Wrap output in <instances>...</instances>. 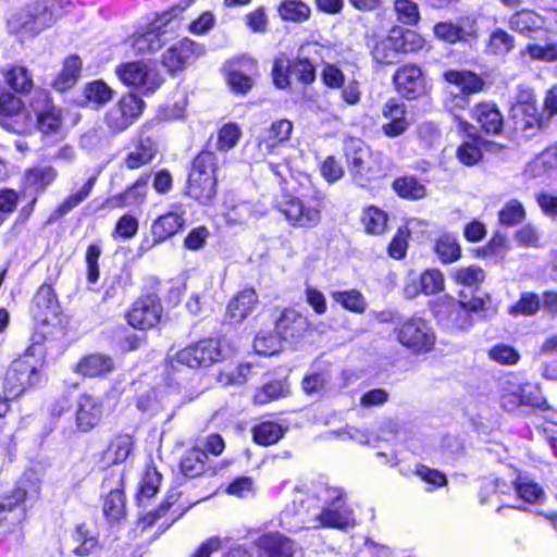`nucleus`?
Here are the masks:
<instances>
[{"label": "nucleus", "instance_id": "f257e3e1", "mask_svg": "<svg viewBox=\"0 0 557 557\" xmlns=\"http://www.w3.org/2000/svg\"><path fill=\"white\" fill-rule=\"evenodd\" d=\"M289 531L304 528L347 530L356 525L354 509L342 487L318 483L307 492L296 491L292 507L282 513Z\"/></svg>", "mask_w": 557, "mask_h": 557}, {"label": "nucleus", "instance_id": "f03ea898", "mask_svg": "<svg viewBox=\"0 0 557 557\" xmlns=\"http://www.w3.org/2000/svg\"><path fill=\"white\" fill-rule=\"evenodd\" d=\"M30 314L36 335L41 339H58L65 334V321L57 295L50 285L44 284L36 292Z\"/></svg>", "mask_w": 557, "mask_h": 557}, {"label": "nucleus", "instance_id": "7ed1b4c3", "mask_svg": "<svg viewBox=\"0 0 557 557\" xmlns=\"http://www.w3.org/2000/svg\"><path fill=\"white\" fill-rule=\"evenodd\" d=\"M324 202L325 195L314 190L311 195L302 197H286L280 201L277 208L290 226L314 228L322 221Z\"/></svg>", "mask_w": 557, "mask_h": 557}, {"label": "nucleus", "instance_id": "20e7f679", "mask_svg": "<svg viewBox=\"0 0 557 557\" xmlns=\"http://www.w3.org/2000/svg\"><path fill=\"white\" fill-rule=\"evenodd\" d=\"M216 157L211 151L200 152L193 161L188 175L187 194L202 205H209L216 195Z\"/></svg>", "mask_w": 557, "mask_h": 557}, {"label": "nucleus", "instance_id": "39448f33", "mask_svg": "<svg viewBox=\"0 0 557 557\" xmlns=\"http://www.w3.org/2000/svg\"><path fill=\"white\" fill-rule=\"evenodd\" d=\"M29 107L35 115L33 127L38 129L45 138L59 139L63 137L62 109L54 104L49 91L45 89L35 90Z\"/></svg>", "mask_w": 557, "mask_h": 557}, {"label": "nucleus", "instance_id": "423d86ee", "mask_svg": "<svg viewBox=\"0 0 557 557\" xmlns=\"http://www.w3.org/2000/svg\"><path fill=\"white\" fill-rule=\"evenodd\" d=\"M344 152L354 182L360 187H368L381 171L369 148L361 139L348 137L344 143Z\"/></svg>", "mask_w": 557, "mask_h": 557}, {"label": "nucleus", "instance_id": "0eeeda50", "mask_svg": "<svg viewBox=\"0 0 557 557\" xmlns=\"http://www.w3.org/2000/svg\"><path fill=\"white\" fill-rule=\"evenodd\" d=\"M399 343L416 352H428L433 349L436 336L430 323L420 317L399 320L394 326Z\"/></svg>", "mask_w": 557, "mask_h": 557}, {"label": "nucleus", "instance_id": "6e6552de", "mask_svg": "<svg viewBox=\"0 0 557 557\" xmlns=\"http://www.w3.org/2000/svg\"><path fill=\"white\" fill-rule=\"evenodd\" d=\"M177 21L157 20L146 30L136 33L131 38V49L135 54L148 55L160 50L174 34Z\"/></svg>", "mask_w": 557, "mask_h": 557}, {"label": "nucleus", "instance_id": "1a4fd4ad", "mask_svg": "<svg viewBox=\"0 0 557 557\" xmlns=\"http://www.w3.org/2000/svg\"><path fill=\"white\" fill-rule=\"evenodd\" d=\"M430 310L437 323L448 330H468L473 321L463 301L444 296L430 302Z\"/></svg>", "mask_w": 557, "mask_h": 557}, {"label": "nucleus", "instance_id": "9d476101", "mask_svg": "<svg viewBox=\"0 0 557 557\" xmlns=\"http://www.w3.org/2000/svg\"><path fill=\"white\" fill-rule=\"evenodd\" d=\"M116 74L125 85L134 87L143 95L154 92L163 82L158 70L144 62L125 63L116 69Z\"/></svg>", "mask_w": 557, "mask_h": 557}, {"label": "nucleus", "instance_id": "9b49d317", "mask_svg": "<svg viewBox=\"0 0 557 557\" xmlns=\"http://www.w3.org/2000/svg\"><path fill=\"white\" fill-rule=\"evenodd\" d=\"M0 125L16 134H26L33 128V119L23 101L9 91L0 94Z\"/></svg>", "mask_w": 557, "mask_h": 557}, {"label": "nucleus", "instance_id": "f8f14e48", "mask_svg": "<svg viewBox=\"0 0 557 557\" xmlns=\"http://www.w3.org/2000/svg\"><path fill=\"white\" fill-rule=\"evenodd\" d=\"M144 106L136 95H125L108 111L104 123L112 134L124 132L141 114Z\"/></svg>", "mask_w": 557, "mask_h": 557}, {"label": "nucleus", "instance_id": "ddd939ff", "mask_svg": "<svg viewBox=\"0 0 557 557\" xmlns=\"http://www.w3.org/2000/svg\"><path fill=\"white\" fill-rule=\"evenodd\" d=\"M225 79L234 94L246 95L253 86L252 76L258 71L252 58L239 57L227 61L224 65Z\"/></svg>", "mask_w": 557, "mask_h": 557}, {"label": "nucleus", "instance_id": "4468645a", "mask_svg": "<svg viewBox=\"0 0 557 557\" xmlns=\"http://www.w3.org/2000/svg\"><path fill=\"white\" fill-rule=\"evenodd\" d=\"M38 381L35 364L27 359H16L10 364L5 377L4 389L11 397L21 396L28 387Z\"/></svg>", "mask_w": 557, "mask_h": 557}, {"label": "nucleus", "instance_id": "2eb2a0df", "mask_svg": "<svg viewBox=\"0 0 557 557\" xmlns=\"http://www.w3.org/2000/svg\"><path fill=\"white\" fill-rule=\"evenodd\" d=\"M162 306L159 298L146 295L136 300L127 314L128 323L139 330L154 327L161 319Z\"/></svg>", "mask_w": 557, "mask_h": 557}, {"label": "nucleus", "instance_id": "dca6fc26", "mask_svg": "<svg viewBox=\"0 0 557 557\" xmlns=\"http://www.w3.org/2000/svg\"><path fill=\"white\" fill-rule=\"evenodd\" d=\"M17 20L25 32L39 34L55 20L53 4L48 1L32 3L18 13Z\"/></svg>", "mask_w": 557, "mask_h": 557}, {"label": "nucleus", "instance_id": "f3484780", "mask_svg": "<svg viewBox=\"0 0 557 557\" xmlns=\"http://www.w3.org/2000/svg\"><path fill=\"white\" fill-rule=\"evenodd\" d=\"M205 52V47L184 38L172 45L163 54L162 63L170 71L183 70Z\"/></svg>", "mask_w": 557, "mask_h": 557}, {"label": "nucleus", "instance_id": "a211bd4d", "mask_svg": "<svg viewBox=\"0 0 557 557\" xmlns=\"http://www.w3.org/2000/svg\"><path fill=\"white\" fill-rule=\"evenodd\" d=\"M102 493L108 494L103 499V513L109 520L119 521L125 515V496L120 474H110L101 485Z\"/></svg>", "mask_w": 557, "mask_h": 557}, {"label": "nucleus", "instance_id": "6ab92c4d", "mask_svg": "<svg viewBox=\"0 0 557 557\" xmlns=\"http://www.w3.org/2000/svg\"><path fill=\"white\" fill-rule=\"evenodd\" d=\"M25 496L26 492L17 488L11 495L0 498V534L11 531L25 518Z\"/></svg>", "mask_w": 557, "mask_h": 557}, {"label": "nucleus", "instance_id": "aec40b11", "mask_svg": "<svg viewBox=\"0 0 557 557\" xmlns=\"http://www.w3.org/2000/svg\"><path fill=\"white\" fill-rule=\"evenodd\" d=\"M393 83L398 94L407 98H417L424 92V77L416 64H404L393 75Z\"/></svg>", "mask_w": 557, "mask_h": 557}, {"label": "nucleus", "instance_id": "412c9836", "mask_svg": "<svg viewBox=\"0 0 557 557\" xmlns=\"http://www.w3.org/2000/svg\"><path fill=\"white\" fill-rule=\"evenodd\" d=\"M434 34L448 44L466 42L478 37V25L475 20L469 17L460 18L457 23L441 22L434 26Z\"/></svg>", "mask_w": 557, "mask_h": 557}, {"label": "nucleus", "instance_id": "4be33fe9", "mask_svg": "<svg viewBox=\"0 0 557 557\" xmlns=\"http://www.w3.org/2000/svg\"><path fill=\"white\" fill-rule=\"evenodd\" d=\"M103 416V405L100 398L83 394L77 399L76 425L83 432H88L99 424Z\"/></svg>", "mask_w": 557, "mask_h": 557}, {"label": "nucleus", "instance_id": "5701e85b", "mask_svg": "<svg viewBox=\"0 0 557 557\" xmlns=\"http://www.w3.org/2000/svg\"><path fill=\"white\" fill-rule=\"evenodd\" d=\"M258 557H294L295 543L278 532H269L256 541Z\"/></svg>", "mask_w": 557, "mask_h": 557}, {"label": "nucleus", "instance_id": "b1692460", "mask_svg": "<svg viewBox=\"0 0 557 557\" xmlns=\"http://www.w3.org/2000/svg\"><path fill=\"white\" fill-rule=\"evenodd\" d=\"M307 327V319L294 309H284L275 322L276 334L283 341L299 338Z\"/></svg>", "mask_w": 557, "mask_h": 557}, {"label": "nucleus", "instance_id": "393cba45", "mask_svg": "<svg viewBox=\"0 0 557 557\" xmlns=\"http://www.w3.org/2000/svg\"><path fill=\"white\" fill-rule=\"evenodd\" d=\"M258 304L255 289L245 288L232 298L226 308V318L230 323H240L252 313Z\"/></svg>", "mask_w": 557, "mask_h": 557}, {"label": "nucleus", "instance_id": "a878e982", "mask_svg": "<svg viewBox=\"0 0 557 557\" xmlns=\"http://www.w3.org/2000/svg\"><path fill=\"white\" fill-rule=\"evenodd\" d=\"M424 39L411 29L393 27L385 38V48L399 52H416L423 48Z\"/></svg>", "mask_w": 557, "mask_h": 557}, {"label": "nucleus", "instance_id": "bb28decb", "mask_svg": "<svg viewBox=\"0 0 557 557\" xmlns=\"http://www.w3.org/2000/svg\"><path fill=\"white\" fill-rule=\"evenodd\" d=\"M293 131V124L288 120H278L267 129L258 146L263 157L272 154L284 141H287Z\"/></svg>", "mask_w": 557, "mask_h": 557}, {"label": "nucleus", "instance_id": "cd10ccee", "mask_svg": "<svg viewBox=\"0 0 557 557\" xmlns=\"http://www.w3.org/2000/svg\"><path fill=\"white\" fill-rule=\"evenodd\" d=\"M156 153V141L147 134L145 127H143L135 149L126 156L124 162L129 170L139 169L148 164L154 158Z\"/></svg>", "mask_w": 557, "mask_h": 557}, {"label": "nucleus", "instance_id": "c85d7f7f", "mask_svg": "<svg viewBox=\"0 0 557 557\" xmlns=\"http://www.w3.org/2000/svg\"><path fill=\"white\" fill-rule=\"evenodd\" d=\"M114 370L113 359L104 354H91L79 360L75 371L84 376H106Z\"/></svg>", "mask_w": 557, "mask_h": 557}, {"label": "nucleus", "instance_id": "c756f323", "mask_svg": "<svg viewBox=\"0 0 557 557\" xmlns=\"http://www.w3.org/2000/svg\"><path fill=\"white\" fill-rule=\"evenodd\" d=\"M410 125L404 103L388 102L385 106V136L397 137Z\"/></svg>", "mask_w": 557, "mask_h": 557}, {"label": "nucleus", "instance_id": "7c9ffc66", "mask_svg": "<svg viewBox=\"0 0 557 557\" xmlns=\"http://www.w3.org/2000/svg\"><path fill=\"white\" fill-rule=\"evenodd\" d=\"M473 117L487 134H499L503 129V115L494 103L478 104L473 110Z\"/></svg>", "mask_w": 557, "mask_h": 557}, {"label": "nucleus", "instance_id": "2f4dec72", "mask_svg": "<svg viewBox=\"0 0 557 557\" xmlns=\"http://www.w3.org/2000/svg\"><path fill=\"white\" fill-rule=\"evenodd\" d=\"M82 65L83 63L78 55L73 54L67 57L63 62L62 70L51 84L53 89L60 92H65L71 89L78 81Z\"/></svg>", "mask_w": 557, "mask_h": 557}, {"label": "nucleus", "instance_id": "473e14b6", "mask_svg": "<svg viewBox=\"0 0 557 557\" xmlns=\"http://www.w3.org/2000/svg\"><path fill=\"white\" fill-rule=\"evenodd\" d=\"M185 219L183 213L168 212L160 215L151 226L153 239L158 243L175 235L184 225Z\"/></svg>", "mask_w": 557, "mask_h": 557}, {"label": "nucleus", "instance_id": "72a5a7b5", "mask_svg": "<svg viewBox=\"0 0 557 557\" xmlns=\"http://www.w3.org/2000/svg\"><path fill=\"white\" fill-rule=\"evenodd\" d=\"M500 407L508 412H516L522 409V385L513 382L511 379H503L499 382Z\"/></svg>", "mask_w": 557, "mask_h": 557}, {"label": "nucleus", "instance_id": "f704fd0d", "mask_svg": "<svg viewBox=\"0 0 557 557\" xmlns=\"http://www.w3.org/2000/svg\"><path fill=\"white\" fill-rule=\"evenodd\" d=\"M543 24L542 16L531 10L519 11L509 20L510 29L524 36H530L532 33L541 29Z\"/></svg>", "mask_w": 557, "mask_h": 557}, {"label": "nucleus", "instance_id": "c9c22d12", "mask_svg": "<svg viewBox=\"0 0 557 557\" xmlns=\"http://www.w3.org/2000/svg\"><path fill=\"white\" fill-rule=\"evenodd\" d=\"M446 82L456 85L460 92L470 95L481 90L483 82L480 76L470 71L450 70L444 73Z\"/></svg>", "mask_w": 557, "mask_h": 557}, {"label": "nucleus", "instance_id": "e433bc0d", "mask_svg": "<svg viewBox=\"0 0 557 557\" xmlns=\"http://www.w3.org/2000/svg\"><path fill=\"white\" fill-rule=\"evenodd\" d=\"M58 176L53 166H35L25 173V185L36 193H42Z\"/></svg>", "mask_w": 557, "mask_h": 557}, {"label": "nucleus", "instance_id": "4c0bfd02", "mask_svg": "<svg viewBox=\"0 0 557 557\" xmlns=\"http://www.w3.org/2000/svg\"><path fill=\"white\" fill-rule=\"evenodd\" d=\"M7 85L16 94H28L34 87L32 73L22 65H14L3 73Z\"/></svg>", "mask_w": 557, "mask_h": 557}, {"label": "nucleus", "instance_id": "58836bf2", "mask_svg": "<svg viewBox=\"0 0 557 557\" xmlns=\"http://www.w3.org/2000/svg\"><path fill=\"white\" fill-rule=\"evenodd\" d=\"M393 189L403 199L417 201L426 197V187L414 176H403L394 181Z\"/></svg>", "mask_w": 557, "mask_h": 557}, {"label": "nucleus", "instance_id": "ea45409f", "mask_svg": "<svg viewBox=\"0 0 557 557\" xmlns=\"http://www.w3.org/2000/svg\"><path fill=\"white\" fill-rule=\"evenodd\" d=\"M225 206V219L230 224H243L248 222L251 218H257V211L249 201L228 199Z\"/></svg>", "mask_w": 557, "mask_h": 557}, {"label": "nucleus", "instance_id": "a19ab883", "mask_svg": "<svg viewBox=\"0 0 557 557\" xmlns=\"http://www.w3.org/2000/svg\"><path fill=\"white\" fill-rule=\"evenodd\" d=\"M208 456L206 451L196 446L184 455L181 460V471L185 476L196 478L203 473Z\"/></svg>", "mask_w": 557, "mask_h": 557}, {"label": "nucleus", "instance_id": "79ce46f5", "mask_svg": "<svg viewBox=\"0 0 557 557\" xmlns=\"http://www.w3.org/2000/svg\"><path fill=\"white\" fill-rule=\"evenodd\" d=\"M200 367H208L224 357L219 339L208 338L193 345Z\"/></svg>", "mask_w": 557, "mask_h": 557}, {"label": "nucleus", "instance_id": "37998d69", "mask_svg": "<svg viewBox=\"0 0 557 557\" xmlns=\"http://www.w3.org/2000/svg\"><path fill=\"white\" fill-rule=\"evenodd\" d=\"M278 14L284 21L304 23L309 20L311 9L300 0H284L278 7Z\"/></svg>", "mask_w": 557, "mask_h": 557}, {"label": "nucleus", "instance_id": "c03bdc74", "mask_svg": "<svg viewBox=\"0 0 557 557\" xmlns=\"http://www.w3.org/2000/svg\"><path fill=\"white\" fill-rule=\"evenodd\" d=\"M337 437L341 440H352L361 445H367L372 448H376L381 443L380 430L373 432L369 429H358L355 426H346L343 430L336 432Z\"/></svg>", "mask_w": 557, "mask_h": 557}, {"label": "nucleus", "instance_id": "a18cd8bd", "mask_svg": "<svg viewBox=\"0 0 557 557\" xmlns=\"http://www.w3.org/2000/svg\"><path fill=\"white\" fill-rule=\"evenodd\" d=\"M182 493L176 487L169 490L165 500L161 504L159 509L148 515L149 517L151 516L149 523H152L154 520L164 517L168 512L171 513L172 521L181 517L187 509L185 506L176 505Z\"/></svg>", "mask_w": 557, "mask_h": 557}, {"label": "nucleus", "instance_id": "49530a36", "mask_svg": "<svg viewBox=\"0 0 557 557\" xmlns=\"http://www.w3.org/2000/svg\"><path fill=\"white\" fill-rule=\"evenodd\" d=\"M434 251L443 263L458 260L461 253L456 237L450 234H444L436 239Z\"/></svg>", "mask_w": 557, "mask_h": 557}, {"label": "nucleus", "instance_id": "de8ad7c7", "mask_svg": "<svg viewBox=\"0 0 557 557\" xmlns=\"http://www.w3.org/2000/svg\"><path fill=\"white\" fill-rule=\"evenodd\" d=\"M256 443L269 446L276 443L283 435L284 429L281 424L272 421L261 422L252 429Z\"/></svg>", "mask_w": 557, "mask_h": 557}, {"label": "nucleus", "instance_id": "09e8293b", "mask_svg": "<svg viewBox=\"0 0 557 557\" xmlns=\"http://www.w3.org/2000/svg\"><path fill=\"white\" fill-rule=\"evenodd\" d=\"M513 485L518 496L527 503L536 504L545 498L542 486L528 478L518 476Z\"/></svg>", "mask_w": 557, "mask_h": 557}, {"label": "nucleus", "instance_id": "8fccbe9b", "mask_svg": "<svg viewBox=\"0 0 557 557\" xmlns=\"http://www.w3.org/2000/svg\"><path fill=\"white\" fill-rule=\"evenodd\" d=\"M515 48V37L502 28L494 29L487 42V51L494 55H506Z\"/></svg>", "mask_w": 557, "mask_h": 557}, {"label": "nucleus", "instance_id": "3c124183", "mask_svg": "<svg viewBox=\"0 0 557 557\" xmlns=\"http://www.w3.org/2000/svg\"><path fill=\"white\" fill-rule=\"evenodd\" d=\"M161 481L162 474L157 468L153 465L147 466L137 495L138 502L143 503L144 499H149L154 496L160 487Z\"/></svg>", "mask_w": 557, "mask_h": 557}, {"label": "nucleus", "instance_id": "603ef678", "mask_svg": "<svg viewBox=\"0 0 557 557\" xmlns=\"http://www.w3.org/2000/svg\"><path fill=\"white\" fill-rule=\"evenodd\" d=\"M333 299L345 309L355 313H362L366 310V301L360 292L356 289L332 293Z\"/></svg>", "mask_w": 557, "mask_h": 557}, {"label": "nucleus", "instance_id": "864d4df0", "mask_svg": "<svg viewBox=\"0 0 557 557\" xmlns=\"http://www.w3.org/2000/svg\"><path fill=\"white\" fill-rule=\"evenodd\" d=\"M133 438L127 434L116 436L108 448V456L114 463L124 462L133 450Z\"/></svg>", "mask_w": 557, "mask_h": 557}, {"label": "nucleus", "instance_id": "5fc2aeb1", "mask_svg": "<svg viewBox=\"0 0 557 557\" xmlns=\"http://www.w3.org/2000/svg\"><path fill=\"white\" fill-rule=\"evenodd\" d=\"M498 219L504 225L515 226L525 219V210L520 201L512 199L499 211Z\"/></svg>", "mask_w": 557, "mask_h": 557}, {"label": "nucleus", "instance_id": "6e6d98bb", "mask_svg": "<svg viewBox=\"0 0 557 557\" xmlns=\"http://www.w3.org/2000/svg\"><path fill=\"white\" fill-rule=\"evenodd\" d=\"M421 292L425 295L437 294L445 288L444 275L441 271L430 269L424 271L420 276Z\"/></svg>", "mask_w": 557, "mask_h": 557}, {"label": "nucleus", "instance_id": "4d7b16f0", "mask_svg": "<svg viewBox=\"0 0 557 557\" xmlns=\"http://www.w3.org/2000/svg\"><path fill=\"white\" fill-rule=\"evenodd\" d=\"M361 223L368 234L380 235L383 233V210L375 206L363 209Z\"/></svg>", "mask_w": 557, "mask_h": 557}, {"label": "nucleus", "instance_id": "13d9d810", "mask_svg": "<svg viewBox=\"0 0 557 557\" xmlns=\"http://www.w3.org/2000/svg\"><path fill=\"white\" fill-rule=\"evenodd\" d=\"M251 373V367L248 363L238 364L228 369H224L219 374V382L224 385H240L247 382Z\"/></svg>", "mask_w": 557, "mask_h": 557}, {"label": "nucleus", "instance_id": "bf43d9fd", "mask_svg": "<svg viewBox=\"0 0 557 557\" xmlns=\"http://www.w3.org/2000/svg\"><path fill=\"white\" fill-rule=\"evenodd\" d=\"M330 379L327 371L312 372L302 379L301 386L307 395H320L325 391Z\"/></svg>", "mask_w": 557, "mask_h": 557}, {"label": "nucleus", "instance_id": "052dcab7", "mask_svg": "<svg viewBox=\"0 0 557 557\" xmlns=\"http://www.w3.org/2000/svg\"><path fill=\"white\" fill-rule=\"evenodd\" d=\"M242 135L240 128L235 123L223 125L218 134L216 147L221 151H227L234 148Z\"/></svg>", "mask_w": 557, "mask_h": 557}, {"label": "nucleus", "instance_id": "680f3d73", "mask_svg": "<svg viewBox=\"0 0 557 557\" xmlns=\"http://www.w3.org/2000/svg\"><path fill=\"white\" fill-rule=\"evenodd\" d=\"M288 70L292 75H295L304 84H310L315 78V65L311 61H307L298 55L296 60L289 63Z\"/></svg>", "mask_w": 557, "mask_h": 557}, {"label": "nucleus", "instance_id": "e2e57ef3", "mask_svg": "<svg viewBox=\"0 0 557 557\" xmlns=\"http://www.w3.org/2000/svg\"><path fill=\"white\" fill-rule=\"evenodd\" d=\"M410 236L411 233L408 227H399L387 247V252L389 257L397 260L405 258Z\"/></svg>", "mask_w": 557, "mask_h": 557}, {"label": "nucleus", "instance_id": "0e129e2a", "mask_svg": "<svg viewBox=\"0 0 557 557\" xmlns=\"http://www.w3.org/2000/svg\"><path fill=\"white\" fill-rule=\"evenodd\" d=\"M149 175L140 176L128 189L124 191L127 207L139 206L146 199Z\"/></svg>", "mask_w": 557, "mask_h": 557}, {"label": "nucleus", "instance_id": "69168bd1", "mask_svg": "<svg viewBox=\"0 0 557 557\" xmlns=\"http://www.w3.org/2000/svg\"><path fill=\"white\" fill-rule=\"evenodd\" d=\"M395 12L404 24L414 25L420 18L418 5L411 0H396Z\"/></svg>", "mask_w": 557, "mask_h": 557}, {"label": "nucleus", "instance_id": "338daca9", "mask_svg": "<svg viewBox=\"0 0 557 557\" xmlns=\"http://www.w3.org/2000/svg\"><path fill=\"white\" fill-rule=\"evenodd\" d=\"M482 156V150L476 141H466L457 150L459 161L467 166L476 164Z\"/></svg>", "mask_w": 557, "mask_h": 557}, {"label": "nucleus", "instance_id": "774afa93", "mask_svg": "<svg viewBox=\"0 0 557 557\" xmlns=\"http://www.w3.org/2000/svg\"><path fill=\"white\" fill-rule=\"evenodd\" d=\"M525 52L532 60L554 62L557 60V42L547 44L546 46L528 45Z\"/></svg>", "mask_w": 557, "mask_h": 557}]
</instances>
